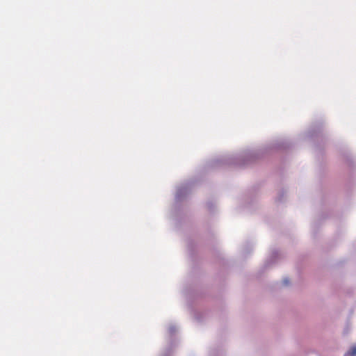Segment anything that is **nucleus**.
I'll list each match as a JSON object with an SVG mask.
<instances>
[{
  "mask_svg": "<svg viewBox=\"0 0 356 356\" xmlns=\"http://www.w3.org/2000/svg\"><path fill=\"white\" fill-rule=\"evenodd\" d=\"M283 282L285 285H287L289 282V280L287 278L284 279Z\"/></svg>",
  "mask_w": 356,
  "mask_h": 356,
  "instance_id": "nucleus-2",
  "label": "nucleus"
},
{
  "mask_svg": "<svg viewBox=\"0 0 356 356\" xmlns=\"http://www.w3.org/2000/svg\"><path fill=\"white\" fill-rule=\"evenodd\" d=\"M344 356H356V346H353L350 350L345 353Z\"/></svg>",
  "mask_w": 356,
  "mask_h": 356,
  "instance_id": "nucleus-1",
  "label": "nucleus"
}]
</instances>
